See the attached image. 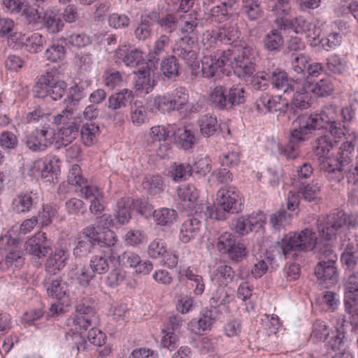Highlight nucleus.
I'll use <instances>...</instances> for the list:
<instances>
[{
	"label": "nucleus",
	"mask_w": 358,
	"mask_h": 358,
	"mask_svg": "<svg viewBox=\"0 0 358 358\" xmlns=\"http://www.w3.org/2000/svg\"><path fill=\"white\" fill-rule=\"evenodd\" d=\"M347 216L342 212L322 216L317 220V229L321 240L317 241L315 234L309 229H305L299 233H289L280 241H278L275 248L279 254L287 258L292 252H301L314 250L317 245L330 244L329 241L336 238L338 231L345 225Z\"/></svg>",
	"instance_id": "f257e3e1"
},
{
	"label": "nucleus",
	"mask_w": 358,
	"mask_h": 358,
	"mask_svg": "<svg viewBox=\"0 0 358 358\" xmlns=\"http://www.w3.org/2000/svg\"><path fill=\"white\" fill-rule=\"evenodd\" d=\"M217 203L215 211L209 206L204 212L206 217L222 220L229 213H235L241 210L242 198L239 191L234 186L221 188L217 194Z\"/></svg>",
	"instance_id": "f03ea898"
},
{
	"label": "nucleus",
	"mask_w": 358,
	"mask_h": 358,
	"mask_svg": "<svg viewBox=\"0 0 358 358\" xmlns=\"http://www.w3.org/2000/svg\"><path fill=\"white\" fill-rule=\"evenodd\" d=\"M315 254L319 259L315 268V274L322 282L334 280L336 278L335 264L337 255L330 244H324L323 247L319 244L315 248Z\"/></svg>",
	"instance_id": "7ed1b4c3"
},
{
	"label": "nucleus",
	"mask_w": 358,
	"mask_h": 358,
	"mask_svg": "<svg viewBox=\"0 0 358 358\" xmlns=\"http://www.w3.org/2000/svg\"><path fill=\"white\" fill-rule=\"evenodd\" d=\"M66 83L55 78L52 71H47L42 75L34 88L36 97L45 99L49 96L54 101L59 100L66 91Z\"/></svg>",
	"instance_id": "20e7f679"
},
{
	"label": "nucleus",
	"mask_w": 358,
	"mask_h": 358,
	"mask_svg": "<svg viewBox=\"0 0 358 358\" xmlns=\"http://www.w3.org/2000/svg\"><path fill=\"white\" fill-rule=\"evenodd\" d=\"M55 135V129L51 124H45L36 127L24 136L22 141L30 151L42 152L52 145Z\"/></svg>",
	"instance_id": "39448f33"
},
{
	"label": "nucleus",
	"mask_w": 358,
	"mask_h": 358,
	"mask_svg": "<svg viewBox=\"0 0 358 358\" xmlns=\"http://www.w3.org/2000/svg\"><path fill=\"white\" fill-rule=\"evenodd\" d=\"M276 25L280 29H291L296 34H305L308 41L313 45H316L320 41L321 30L312 24L303 16H298L292 19L276 18Z\"/></svg>",
	"instance_id": "423d86ee"
},
{
	"label": "nucleus",
	"mask_w": 358,
	"mask_h": 358,
	"mask_svg": "<svg viewBox=\"0 0 358 358\" xmlns=\"http://www.w3.org/2000/svg\"><path fill=\"white\" fill-rule=\"evenodd\" d=\"M258 52L256 49L245 46L243 48L241 54L234 57L231 62V66L234 69V73L240 78L248 82L249 78L253 76L255 72V60Z\"/></svg>",
	"instance_id": "0eeeda50"
},
{
	"label": "nucleus",
	"mask_w": 358,
	"mask_h": 358,
	"mask_svg": "<svg viewBox=\"0 0 358 358\" xmlns=\"http://www.w3.org/2000/svg\"><path fill=\"white\" fill-rule=\"evenodd\" d=\"M230 50H217L206 55L201 60V72L204 78H210L219 76L224 73L225 65L231 60Z\"/></svg>",
	"instance_id": "6e6552de"
},
{
	"label": "nucleus",
	"mask_w": 358,
	"mask_h": 358,
	"mask_svg": "<svg viewBox=\"0 0 358 358\" xmlns=\"http://www.w3.org/2000/svg\"><path fill=\"white\" fill-rule=\"evenodd\" d=\"M178 196L180 200L179 204L183 210L191 215L202 217L201 214L204 213V209L206 210L207 206L198 203L199 192L194 185L187 184L179 187Z\"/></svg>",
	"instance_id": "1a4fd4ad"
},
{
	"label": "nucleus",
	"mask_w": 358,
	"mask_h": 358,
	"mask_svg": "<svg viewBox=\"0 0 358 358\" xmlns=\"http://www.w3.org/2000/svg\"><path fill=\"white\" fill-rule=\"evenodd\" d=\"M314 113L299 115L293 122L290 129L292 140L296 142H304L309 139L310 135L317 129H320Z\"/></svg>",
	"instance_id": "9d476101"
},
{
	"label": "nucleus",
	"mask_w": 358,
	"mask_h": 358,
	"mask_svg": "<svg viewBox=\"0 0 358 358\" xmlns=\"http://www.w3.org/2000/svg\"><path fill=\"white\" fill-rule=\"evenodd\" d=\"M216 248L220 253L227 254L235 262L241 261L247 253L245 245L229 232H224L218 237Z\"/></svg>",
	"instance_id": "9b49d317"
},
{
	"label": "nucleus",
	"mask_w": 358,
	"mask_h": 358,
	"mask_svg": "<svg viewBox=\"0 0 358 358\" xmlns=\"http://www.w3.org/2000/svg\"><path fill=\"white\" fill-rule=\"evenodd\" d=\"M97 323V316H90L77 314L75 317L69 318L67 320L66 325L69 327V332L66 333V338L69 341L70 338L77 342L82 340L80 336L83 331H86L90 327Z\"/></svg>",
	"instance_id": "f8f14e48"
},
{
	"label": "nucleus",
	"mask_w": 358,
	"mask_h": 358,
	"mask_svg": "<svg viewBox=\"0 0 358 358\" xmlns=\"http://www.w3.org/2000/svg\"><path fill=\"white\" fill-rule=\"evenodd\" d=\"M255 109L262 113L279 112L285 113L288 109L287 102L282 101L280 96L262 94L255 103Z\"/></svg>",
	"instance_id": "ddd939ff"
},
{
	"label": "nucleus",
	"mask_w": 358,
	"mask_h": 358,
	"mask_svg": "<svg viewBox=\"0 0 358 358\" xmlns=\"http://www.w3.org/2000/svg\"><path fill=\"white\" fill-rule=\"evenodd\" d=\"M198 15L196 10H192L189 13H182L178 18V26L181 33L189 35L187 40L191 41L192 43L197 38L199 34L198 27L200 22Z\"/></svg>",
	"instance_id": "4468645a"
},
{
	"label": "nucleus",
	"mask_w": 358,
	"mask_h": 358,
	"mask_svg": "<svg viewBox=\"0 0 358 358\" xmlns=\"http://www.w3.org/2000/svg\"><path fill=\"white\" fill-rule=\"evenodd\" d=\"M117 257V251H115L114 249H103L99 254L92 257L90 268L93 273H106Z\"/></svg>",
	"instance_id": "2eb2a0df"
},
{
	"label": "nucleus",
	"mask_w": 358,
	"mask_h": 358,
	"mask_svg": "<svg viewBox=\"0 0 358 358\" xmlns=\"http://www.w3.org/2000/svg\"><path fill=\"white\" fill-rule=\"evenodd\" d=\"M344 301L346 311L352 313L358 306V275L351 274L345 283Z\"/></svg>",
	"instance_id": "dca6fc26"
},
{
	"label": "nucleus",
	"mask_w": 358,
	"mask_h": 358,
	"mask_svg": "<svg viewBox=\"0 0 358 358\" xmlns=\"http://www.w3.org/2000/svg\"><path fill=\"white\" fill-rule=\"evenodd\" d=\"M39 199L38 193L34 191L20 192L13 200L12 208L17 213L29 212Z\"/></svg>",
	"instance_id": "f3484780"
},
{
	"label": "nucleus",
	"mask_w": 358,
	"mask_h": 358,
	"mask_svg": "<svg viewBox=\"0 0 358 358\" xmlns=\"http://www.w3.org/2000/svg\"><path fill=\"white\" fill-rule=\"evenodd\" d=\"M189 41L187 36L181 38L175 44L173 51L176 56L182 59L193 70H196L199 68L197 54L189 47Z\"/></svg>",
	"instance_id": "a211bd4d"
},
{
	"label": "nucleus",
	"mask_w": 358,
	"mask_h": 358,
	"mask_svg": "<svg viewBox=\"0 0 358 358\" xmlns=\"http://www.w3.org/2000/svg\"><path fill=\"white\" fill-rule=\"evenodd\" d=\"M270 78L273 87L282 91L284 93L294 92L295 89H299L297 84L301 80L298 78L296 80H292L288 78L287 73L284 71L276 69L270 73Z\"/></svg>",
	"instance_id": "6ab92c4d"
},
{
	"label": "nucleus",
	"mask_w": 358,
	"mask_h": 358,
	"mask_svg": "<svg viewBox=\"0 0 358 358\" xmlns=\"http://www.w3.org/2000/svg\"><path fill=\"white\" fill-rule=\"evenodd\" d=\"M44 286L49 296L55 298L63 304L68 297V285L59 278L50 277L44 282Z\"/></svg>",
	"instance_id": "aec40b11"
},
{
	"label": "nucleus",
	"mask_w": 358,
	"mask_h": 358,
	"mask_svg": "<svg viewBox=\"0 0 358 358\" xmlns=\"http://www.w3.org/2000/svg\"><path fill=\"white\" fill-rule=\"evenodd\" d=\"M46 239L44 232L38 231L36 233L26 242V251L38 258L45 257L50 250V248L46 245Z\"/></svg>",
	"instance_id": "412c9836"
},
{
	"label": "nucleus",
	"mask_w": 358,
	"mask_h": 358,
	"mask_svg": "<svg viewBox=\"0 0 358 358\" xmlns=\"http://www.w3.org/2000/svg\"><path fill=\"white\" fill-rule=\"evenodd\" d=\"M204 36L213 38L214 41H220L224 44H231L238 38L239 33L236 26L225 24L220 28L218 31H206Z\"/></svg>",
	"instance_id": "4be33fe9"
},
{
	"label": "nucleus",
	"mask_w": 358,
	"mask_h": 358,
	"mask_svg": "<svg viewBox=\"0 0 358 358\" xmlns=\"http://www.w3.org/2000/svg\"><path fill=\"white\" fill-rule=\"evenodd\" d=\"M297 85L299 87L298 90L295 89L294 91L292 105L298 108L306 109L310 106L311 100L310 91L309 90L310 83L305 80H301Z\"/></svg>",
	"instance_id": "5701e85b"
},
{
	"label": "nucleus",
	"mask_w": 358,
	"mask_h": 358,
	"mask_svg": "<svg viewBox=\"0 0 358 358\" xmlns=\"http://www.w3.org/2000/svg\"><path fill=\"white\" fill-rule=\"evenodd\" d=\"M115 57L121 60L126 66H136L143 63V52L138 49L129 50L126 46L119 48L115 51Z\"/></svg>",
	"instance_id": "b1692460"
},
{
	"label": "nucleus",
	"mask_w": 358,
	"mask_h": 358,
	"mask_svg": "<svg viewBox=\"0 0 358 358\" xmlns=\"http://www.w3.org/2000/svg\"><path fill=\"white\" fill-rule=\"evenodd\" d=\"M67 181L70 185L76 187V192L80 196L84 194L85 189L94 186L90 184L87 179L83 177L82 170L78 164H73L70 168Z\"/></svg>",
	"instance_id": "393cba45"
},
{
	"label": "nucleus",
	"mask_w": 358,
	"mask_h": 358,
	"mask_svg": "<svg viewBox=\"0 0 358 358\" xmlns=\"http://www.w3.org/2000/svg\"><path fill=\"white\" fill-rule=\"evenodd\" d=\"M150 19L158 24L159 27L166 33L171 34L175 31L178 25V19L171 13L161 15L156 10L150 11Z\"/></svg>",
	"instance_id": "a878e982"
},
{
	"label": "nucleus",
	"mask_w": 358,
	"mask_h": 358,
	"mask_svg": "<svg viewBox=\"0 0 358 358\" xmlns=\"http://www.w3.org/2000/svg\"><path fill=\"white\" fill-rule=\"evenodd\" d=\"M85 199H92L90 210L93 214H100L105 209V202L103 192L95 185L85 189L84 194L80 196Z\"/></svg>",
	"instance_id": "bb28decb"
},
{
	"label": "nucleus",
	"mask_w": 358,
	"mask_h": 358,
	"mask_svg": "<svg viewBox=\"0 0 358 358\" xmlns=\"http://www.w3.org/2000/svg\"><path fill=\"white\" fill-rule=\"evenodd\" d=\"M201 222L198 217L189 218L185 220L180 230L179 238L185 243H189L196 238L199 235Z\"/></svg>",
	"instance_id": "cd10ccee"
},
{
	"label": "nucleus",
	"mask_w": 358,
	"mask_h": 358,
	"mask_svg": "<svg viewBox=\"0 0 358 358\" xmlns=\"http://www.w3.org/2000/svg\"><path fill=\"white\" fill-rule=\"evenodd\" d=\"M41 22L50 33L59 32L64 26L62 20L58 15L57 10L53 8H48L43 13Z\"/></svg>",
	"instance_id": "c85d7f7f"
},
{
	"label": "nucleus",
	"mask_w": 358,
	"mask_h": 358,
	"mask_svg": "<svg viewBox=\"0 0 358 358\" xmlns=\"http://www.w3.org/2000/svg\"><path fill=\"white\" fill-rule=\"evenodd\" d=\"M20 40L27 51L30 53L41 52L46 43L45 37L38 32L29 35L23 34L20 36Z\"/></svg>",
	"instance_id": "c756f323"
},
{
	"label": "nucleus",
	"mask_w": 358,
	"mask_h": 358,
	"mask_svg": "<svg viewBox=\"0 0 358 358\" xmlns=\"http://www.w3.org/2000/svg\"><path fill=\"white\" fill-rule=\"evenodd\" d=\"M151 69L143 64L138 71L136 88L142 93L148 94L153 88L154 80L150 78Z\"/></svg>",
	"instance_id": "7c9ffc66"
},
{
	"label": "nucleus",
	"mask_w": 358,
	"mask_h": 358,
	"mask_svg": "<svg viewBox=\"0 0 358 358\" xmlns=\"http://www.w3.org/2000/svg\"><path fill=\"white\" fill-rule=\"evenodd\" d=\"M197 122L201 134L206 138L213 136L220 128L217 117L213 114L201 116Z\"/></svg>",
	"instance_id": "2f4dec72"
},
{
	"label": "nucleus",
	"mask_w": 358,
	"mask_h": 358,
	"mask_svg": "<svg viewBox=\"0 0 358 358\" xmlns=\"http://www.w3.org/2000/svg\"><path fill=\"white\" fill-rule=\"evenodd\" d=\"M134 97L133 92L128 89H124L119 92L112 94L108 101V108L116 111L122 108L126 107L127 103H131Z\"/></svg>",
	"instance_id": "473e14b6"
},
{
	"label": "nucleus",
	"mask_w": 358,
	"mask_h": 358,
	"mask_svg": "<svg viewBox=\"0 0 358 358\" xmlns=\"http://www.w3.org/2000/svg\"><path fill=\"white\" fill-rule=\"evenodd\" d=\"M24 119L25 122L27 124H41V125H43L45 124H50L52 116L48 109L37 106L32 110L27 113Z\"/></svg>",
	"instance_id": "72a5a7b5"
},
{
	"label": "nucleus",
	"mask_w": 358,
	"mask_h": 358,
	"mask_svg": "<svg viewBox=\"0 0 358 358\" xmlns=\"http://www.w3.org/2000/svg\"><path fill=\"white\" fill-rule=\"evenodd\" d=\"M99 134V126L95 122H86L81 127L80 138L85 146L90 147L95 144L97 142Z\"/></svg>",
	"instance_id": "f704fd0d"
},
{
	"label": "nucleus",
	"mask_w": 358,
	"mask_h": 358,
	"mask_svg": "<svg viewBox=\"0 0 358 358\" xmlns=\"http://www.w3.org/2000/svg\"><path fill=\"white\" fill-rule=\"evenodd\" d=\"M171 42L169 36L166 34L160 35L155 41L153 47L149 50L148 60L150 62H157L166 52V49Z\"/></svg>",
	"instance_id": "c9c22d12"
},
{
	"label": "nucleus",
	"mask_w": 358,
	"mask_h": 358,
	"mask_svg": "<svg viewBox=\"0 0 358 358\" xmlns=\"http://www.w3.org/2000/svg\"><path fill=\"white\" fill-rule=\"evenodd\" d=\"M314 115L316 116L320 128H324L340 117L338 108L333 105L325 106L320 113H314Z\"/></svg>",
	"instance_id": "e433bc0d"
},
{
	"label": "nucleus",
	"mask_w": 358,
	"mask_h": 358,
	"mask_svg": "<svg viewBox=\"0 0 358 358\" xmlns=\"http://www.w3.org/2000/svg\"><path fill=\"white\" fill-rule=\"evenodd\" d=\"M209 101L210 104L216 109H230L227 92L221 85L217 86L211 90L209 96Z\"/></svg>",
	"instance_id": "4c0bfd02"
},
{
	"label": "nucleus",
	"mask_w": 358,
	"mask_h": 358,
	"mask_svg": "<svg viewBox=\"0 0 358 358\" xmlns=\"http://www.w3.org/2000/svg\"><path fill=\"white\" fill-rule=\"evenodd\" d=\"M301 197L308 202H318L320 199V193L321 184L313 181L311 183L300 184L297 187Z\"/></svg>",
	"instance_id": "58836bf2"
},
{
	"label": "nucleus",
	"mask_w": 358,
	"mask_h": 358,
	"mask_svg": "<svg viewBox=\"0 0 358 358\" xmlns=\"http://www.w3.org/2000/svg\"><path fill=\"white\" fill-rule=\"evenodd\" d=\"M234 276V271L231 266L221 264L215 269L210 278L213 282L222 285L232 282Z\"/></svg>",
	"instance_id": "ea45409f"
},
{
	"label": "nucleus",
	"mask_w": 358,
	"mask_h": 358,
	"mask_svg": "<svg viewBox=\"0 0 358 358\" xmlns=\"http://www.w3.org/2000/svg\"><path fill=\"white\" fill-rule=\"evenodd\" d=\"M96 302L93 297L85 296L77 300L75 310L79 315L96 316Z\"/></svg>",
	"instance_id": "a19ab883"
},
{
	"label": "nucleus",
	"mask_w": 358,
	"mask_h": 358,
	"mask_svg": "<svg viewBox=\"0 0 358 358\" xmlns=\"http://www.w3.org/2000/svg\"><path fill=\"white\" fill-rule=\"evenodd\" d=\"M171 101V104L175 110L183 109L189 101V94L187 90L182 87H177L168 93Z\"/></svg>",
	"instance_id": "79ce46f5"
},
{
	"label": "nucleus",
	"mask_w": 358,
	"mask_h": 358,
	"mask_svg": "<svg viewBox=\"0 0 358 358\" xmlns=\"http://www.w3.org/2000/svg\"><path fill=\"white\" fill-rule=\"evenodd\" d=\"M261 320L263 333L268 336L275 335L282 327L280 318L274 314H264Z\"/></svg>",
	"instance_id": "37998d69"
},
{
	"label": "nucleus",
	"mask_w": 358,
	"mask_h": 358,
	"mask_svg": "<svg viewBox=\"0 0 358 358\" xmlns=\"http://www.w3.org/2000/svg\"><path fill=\"white\" fill-rule=\"evenodd\" d=\"M176 133V127L174 124L168 126L157 125L151 127L150 136L154 141L166 142L170 137Z\"/></svg>",
	"instance_id": "c03bdc74"
},
{
	"label": "nucleus",
	"mask_w": 358,
	"mask_h": 358,
	"mask_svg": "<svg viewBox=\"0 0 358 358\" xmlns=\"http://www.w3.org/2000/svg\"><path fill=\"white\" fill-rule=\"evenodd\" d=\"M263 44L264 48L268 51H278L284 44V39L280 31L273 29L265 35Z\"/></svg>",
	"instance_id": "a18cd8bd"
},
{
	"label": "nucleus",
	"mask_w": 358,
	"mask_h": 358,
	"mask_svg": "<svg viewBox=\"0 0 358 358\" xmlns=\"http://www.w3.org/2000/svg\"><path fill=\"white\" fill-rule=\"evenodd\" d=\"M69 255L64 250H55L53 255L48 257L46 262V268L49 272H55L56 270L62 269L66 264Z\"/></svg>",
	"instance_id": "49530a36"
},
{
	"label": "nucleus",
	"mask_w": 358,
	"mask_h": 358,
	"mask_svg": "<svg viewBox=\"0 0 358 358\" xmlns=\"http://www.w3.org/2000/svg\"><path fill=\"white\" fill-rule=\"evenodd\" d=\"M336 141L331 139L328 135H323L316 138L313 147L319 157L327 155L336 144Z\"/></svg>",
	"instance_id": "de8ad7c7"
},
{
	"label": "nucleus",
	"mask_w": 358,
	"mask_h": 358,
	"mask_svg": "<svg viewBox=\"0 0 358 358\" xmlns=\"http://www.w3.org/2000/svg\"><path fill=\"white\" fill-rule=\"evenodd\" d=\"M309 90L317 96H327L334 92V85L331 78H326L314 84L310 83Z\"/></svg>",
	"instance_id": "09e8293b"
},
{
	"label": "nucleus",
	"mask_w": 358,
	"mask_h": 358,
	"mask_svg": "<svg viewBox=\"0 0 358 358\" xmlns=\"http://www.w3.org/2000/svg\"><path fill=\"white\" fill-rule=\"evenodd\" d=\"M149 17L150 11L141 15V21L134 30L135 37L139 41H145L151 36L152 22Z\"/></svg>",
	"instance_id": "8fccbe9b"
},
{
	"label": "nucleus",
	"mask_w": 358,
	"mask_h": 358,
	"mask_svg": "<svg viewBox=\"0 0 358 358\" xmlns=\"http://www.w3.org/2000/svg\"><path fill=\"white\" fill-rule=\"evenodd\" d=\"M329 334L328 326L324 321L316 320L312 324L309 340L317 343L326 340Z\"/></svg>",
	"instance_id": "3c124183"
},
{
	"label": "nucleus",
	"mask_w": 358,
	"mask_h": 358,
	"mask_svg": "<svg viewBox=\"0 0 358 358\" xmlns=\"http://www.w3.org/2000/svg\"><path fill=\"white\" fill-rule=\"evenodd\" d=\"M303 142H296L292 140V135L289 134V142L285 145L274 143L277 148V153L287 159H295L299 155V145Z\"/></svg>",
	"instance_id": "603ef678"
},
{
	"label": "nucleus",
	"mask_w": 358,
	"mask_h": 358,
	"mask_svg": "<svg viewBox=\"0 0 358 358\" xmlns=\"http://www.w3.org/2000/svg\"><path fill=\"white\" fill-rule=\"evenodd\" d=\"M234 299L231 290L225 286L220 285L210 298L212 306H220L229 303Z\"/></svg>",
	"instance_id": "864d4df0"
},
{
	"label": "nucleus",
	"mask_w": 358,
	"mask_h": 358,
	"mask_svg": "<svg viewBox=\"0 0 358 358\" xmlns=\"http://www.w3.org/2000/svg\"><path fill=\"white\" fill-rule=\"evenodd\" d=\"M131 202L129 198H122L117 203L116 219L121 224H127L131 218Z\"/></svg>",
	"instance_id": "5fc2aeb1"
},
{
	"label": "nucleus",
	"mask_w": 358,
	"mask_h": 358,
	"mask_svg": "<svg viewBox=\"0 0 358 358\" xmlns=\"http://www.w3.org/2000/svg\"><path fill=\"white\" fill-rule=\"evenodd\" d=\"M66 48L59 43H53L50 45L44 52L46 60L51 62H59L63 61L66 57Z\"/></svg>",
	"instance_id": "6e6d98bb"
},
{
	"label": "nucleus",
	"mask_w": 358,
	"mask_h": 358,
	"mask_svg": "<svg viewBox=\"0 0 358 358\" xmlns=\"http://www.w3.org/2000/svg\"><path fill=\"white\" fill-rule=\"evenodd\" d=\"M160 70L167 78H173L178 75L179 64L175 56L164 58L161 63Z\"/></svg>",
	"instance_id": "4d7b16f0"
},
{
	"label": "nucleus",
	"mask_w": 358,
	"mask_h": 358,
	"mask_svg": "<svg viewBox=\"0 0 358 358\" xmlns=\"http://www.w3.org/2000/svg\"><path fill=\"white\" fill-rule=\"evenodd\" d=\"M142 187L148 194L155 195L163 190L164 182L159 176L146 177L142 182Z\"/></svg>",
	"instance_id": "13d9d810"
},
{
	"label": "nucleus",
	"mask_w": 358,
	"mask_h": 358,
	"mask_svg": "<svg viewBox=\"0 0 358 358\" xmlns=\"http://www.w3.org/2000/svg\"><path fill=\"white\" fill-rule=\"evenodd\" d=\"M153 217L157 224L163 226L172 224L177 217L176 210L170 208H162L154 210Z\"/></svg>",
	"instance_id": "bf43d9fd"
},
{
	"label": "nucleus",
	"mask_w": 358,
	"mask_h": 358,
	"mask_svg": "<svg viewBox=\"0 0 358 358\" xmlns=\"http://www.w3.org/2000/svg\"><path fill=\"white\" fill-rule=\"evenodd\" d=\"M227 96L230 109L235 106L243 103L246 99V92L244 87L241 86H233L227 91Z\"/></svg>",
	"instance_id": "052dcab7"
},
{
	"label": "nucleus",
	"mask_w": 358,
	"mask_h": 358,
	"mask_svg": "<svg viewBox=\"0 0 358 358\" xmlns=\"http://www.w3.org/2000/svg\"><path fill=\"white\" fill-rule=\"evenodd\" d=\"M355 149V144L352 141L344 142L340 148L338 156V162L339 166L336 168L338 172L343 170L345 165L348 164L350 162V155Z\"/></svg>",
	"instance_id": "680f3d73"
},
{
	"label": "nucleus",
	"mask_w": 358,
	"mask_h": 358,
	"mask_svg": "<svg viewBox=\"0 0 358 358\" xmlns=\"http://www.w3.org/2000/svg\"><path fill=\"white\" fill-rule=\"evenodd\" d=\"M192 166L189 164H175L171 166L170 176L176 182L187 180L192 173Z\"/></svg>",
	"instance_id": "e2e57ef3"
},
{
	"label": "nucleus",
	"mask_w": 358,
	"mask_h": 358,
	"mask_svg": "<svg viewBox=\"0 0 358 358\" xmlns=\"http://www.w3.org/2000/svg\"><path fill=\"white\" fill-rule=\"evenodd\" d=\"M173 136L178 137L185 150L192 148L197 143V138L193 132L185 127L176 129V133Z\"/></svg>",
	"instance_id": "0e129e2a"
},
{
	"label": "nucleus",
	"mask_w": 358,
	"mask_h": 358,
	"mask_svg": "<svg viewBox=\"0 0 358 358\" xmlns=\"http://www.w3.org/2000/svg\"><path fill=\"white\" fill-rule=\"evenodd\" d=\"M270 222L274 229L280 231L289 225L291 215L285 210H280L271 215Z\"/></svg>",
	"instance_id": "69168bd1"
},
{
	"label": "nucleus",
	"mask_w": 358,
	"mask_h": 358,
	"mask_svg": "<svg viewBox=\"0 0 358 358\" xmlns=\"http://www.w3.org/2000/svg\"><path fill=\"white\" fill-rule=\"evenodd\" d=\"M216 310H205L201 313V317L196 322L199 331H207L210 329L216 320Z\"/></svg>",
	"instance_id": "338daca9"
},
{
	"label": "nucleus",
	"mask_w": 358,
	"mask_h": 358,
	"mask_svg": "<svg viewBox=\"0 0 358 358\" xmlns=\"http://www.w3.org/2000/svg\"><path fill=\"white\" fill-rule=\"evenodd\" d=\"M236 8H229L222 3L221 5L214 6L210 10V15L215 21L222 22L227 20L236 11Z\"/></svg>",
	"instance_id": "774afa93"
}]
</instances>
